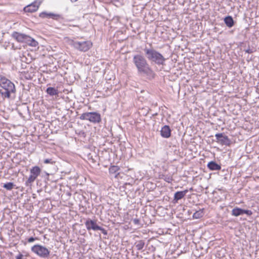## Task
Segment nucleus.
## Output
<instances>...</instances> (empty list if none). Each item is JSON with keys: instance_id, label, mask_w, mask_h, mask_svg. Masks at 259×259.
<instances>
[{"instance_id": "obj_24", "label": "nucleus", "mask_w": 259, "mask_h": 259, "mask_svg": "<svg viewBox=\"0 0 259 259\" xmlns=\"http://www.w3.org/2000/svg\"><path fill=\"white\" fill-rule=\"evenodd\" d=\"M88 229H93L94 230H100L102 233H103L104 234H106V231H105V230L104 229H103L102 228H88Z\"/></svg>"}, {"instance_id": "obj_18", "label": "nucleus", "mask_w": 259, "mask_h": 259, "mask_svg": "<svg viewBox=\"0 0 259 259\" xmlns=\"http://www.w3.org/2000/svg\"><path fill=\"white\" fill-rule=\"evenodd\" d=\"M46 92L50 96L58 95L59 92L57 89L52 87H49L47 89Z\"/></svg>"}, {"instance_id": "obj_17", "label": "nucleus", "mask_w": 259, "mask_h": 259, "mask_svg": "<svg viewBox=\"0 0 259 259\" xmlns=\"http://www.w3.org/2000/svg\"><path fill=\"white\" fill-rule=\"evenodd\" d=\"M27 43L28 45L32 47H36L38 45V42L33 38L30 37L28 35V38H27V41L25 42Z\"/></svg>"}, {"instance_id": "obj_16", "label": "nucleus", "mask_w": 259, "mask_h": 259, "mask_svg": "<svg viewBox=\"0 0 259 259\" xmlns=\"http://www.w3.org/2000/svg\"><path fill=\"white\" fill-rule=\"evenodd\" d=\"M224 22L226 25L229 28L232 27L234 25V21L231 16H227L225 18Z\"/></svg>"}, {"instance_id": "obj_1", "label": "nucleus", "mask_w": 259, "mask_h": 259, "mask_svg": "<svg viewBox=\"0 0 259 259\" xmlns=\"http://www.w3.org/2000/svg\"><path fill=\"white\" fill-rule=\"evenodd\" d=\"M133 62L140 73L147 75L153 74V71L148 64L146 59L141 55H136L133 57Z\"/></svg>"}, {"instance_id": "obj_5", "label": "nucleus", "mask_w": 259, "mask_h": 259, "mask_svg": "<svg viewBox=\"0 0 259 259\" xmlns=\"http://www.w3.org/2000/svg\"><path fill=\"white\" fill-rule=\"evenodd\" d=\"M81 120H87L94 123H98L101 121V115L96 112H85L80 116Z\"/></svg>"}, {"instance_id": "obj_6", "label": "nucleus", "mask_w": 259, "mask_h": 259, "mask_svg": "<svg viewBox=\"0 0 259 259\" xmlns=\"http://www.w3.org/2000/svg\"><path fill=\"white\" fill-rule=\"evenodd\" d=\"M31 251L41 257H47L50 254V251L46 247L40 245H35L31 247Z\"/></svg>"}, {"instance_id": "obj_15", "label": "nucleus", "mask_w": 259, "mask_h": 259, "mask_svg": "<svg viewBox=\"0 0 259 259\" xmlns=\"http://www.w3.org/2000/svg\"><path fill=\"white\" fill-rule=\"evenodd\" d=\"M207 167L212 170H218L221 168V166L214 161H210L208 162L207 164Z\"/></svg>"}, {"instance_id": "obj_12", "label": "nucleus", "mask_w": 259, "mask_h": 259, "mask_svg": "<svg viewBox=\"0 0 259 259\" xmlns=\"http://www.w3.org/2000/svg\"><path fill=\"white\" fill-rule=\"evenodd\" d=\"M161 136L164 138H168L170 136L171 130L168 125H164L162 127L161 131Z\"/></svg>"}, {"instance_id": "obj_10", "label": "nucleus", "mask_w": 259, "mask_h": 259, "mask_svg": "<svg viewBox=\"0 0 259 259\" xmlns=\"http://www.w3.org/2000/svg\"><path fill=\"white\" fill-rule=\"evenodd\" d=\"M243 214L250 216L252 214V212L250 210H245L237 207L233 208L232 210V214L233 216L238 217Z\"/></svg>"}, {"instance_id": "obj_28", "label": "nucleus", "mask_w": 259, "mask_h": 259, "mask_svg": "<svg viewBox=\"0 0 259 259\" xmlns=\"http://www.w3.org/2000/svg\"><path fill=\"white\" fill-rule=\"evenodd\" d=\"M134 222H135V225H138V222H139V220H137V219H135L134 220Z\"/></svg>"}, {"instance_id": "obj_2", "label": "nucleus", "mask_w": 259, "mask_h": 259, "mask_svg": "<svg viewBox=\"0 0 259 259\" xmlns=\"http://www.w3.org/2000/svg\"><path fill=\"white\" fill-rule=\"evenodd\" d=\"M0 86L5 90V91L0 92L4 98H9L11 94L16 92L14 84L1 74H0Z\"/></svg>"}, {"instance_id": "obj_8", "label": "nucleus", "mask_w": 259, "mask_h": 259, "mask_svg": "<svg viewBox=\"0 0 259 259\" xmlns=\"http://www.w3.org/2000/svg\"><path fill=\"white\" fill-rule=\"evenodd\" d=\"M216 138V142L219 144L222 145L229 146L230 144V140L228 136L225 135L223 133L216 134L215 135Z\"/></svg>"}, {"instance_id": "obj_29", "label": "nucleus", "mask_w": 259, "mask_h": 259, "mask_svg": "<svg viewBox=\"0 0 259 259\" xmlns=\"http://www.w3.org/2000/svg\"><path fill=\"white\" fill-rule=\"evenodd\" d=\"M246 52H247V53H249V50H247Z\"/></svg>"}, {"instance_id": "obj_23", "label": "nucleus", "mask_w": 259, "mask_h": 259, "mask_svg": "<svg viewBox=\"0 0 259 259\" xmlns=\"http://www.w3.org/2000/svg\"><path fill=\"white\" fill-rule=\"evenodd\" d=\"M144 246V242L143 241H140L136 244V247L138 250L142 249Z\"/></svg>"}, {"instance_id": "obj_21", "label": "nucleus", "mask_w": 259, "mask_h": 259, "mask_svg": "<svg viewBox=\"0 0 259 259\" xmlns=\"http://www.w3.org/2000/svg\"><path fill=\"white\" fill-rule=\"evenodd\" d=\"M119 167L116 165L111 166L109 169V171L110 174H115L119 170Z\"/></svg>"}, {"instance_id": "obj_22", "label": "nucleus", "mask_w": 259, "mask_h": 259, "mask_svg": "<svg viewBox=\"0 0 259 259\" xmlns=\"http://www.w3.org/2000/svg\"><path fill=\"white\" fill-rule=\"evenodd\" d=\"M14 186L15 185L13 183L9 182L5 184L3 186V187L8 190H11L14 188Z\"/></svg>"}, {"instance_id": "obj_13", "label": "nucleus", "mask_w": 259, "mask_h": 259, "mask_svg": "<svg viewBox=\"0 0 259 259\" xmlns=\"http://www.w3.org/2000/svg\"><path fill=\"white\" fill-rule=\"evenodd\" d=\"M39 16L41 18H53L54 19H57L60 17V15L58 14H55L52 13H47L46 12H41L39 14Z\"/></svg>"}, {"instance_id": "obj_25", "label": "nucleus", "mask_w": 259, "mask_h": 259, "mask_svg": "<svg viewBox=\"0 0 259 259\" xmlns=\"http://www.w3.org/2000/svg\"><path fill=\"white\" fill-rule=\"evenodd\" d=\"M44 163L45 164H48V163L53 164L54 161L52 159H46L44 160Z\"/></svg>"}, {"instance_id": "obj_7", "label": "nucleus", "mask_w": 259, "mask_h": 259, "mask_svg": "<svg viewBox=\"0 0 259 259\" xmlns=\"http://www.w3.org/2000/svg\"><path fill=\"white\" fill-rule=\"evenodd\" d=\"M30 175L29 176L26 183H32L33 182L37 177L40 175L41 172L40 168L37 166H35L30 169Z\"/></svg>"}, {"instance_id": "obj_20", "label": "nucleus", "mask_w": 259, "mask_h": 259, "mask_svg": "<svg viewBox=\"0 0 259 259\" xmlns=\"http://www.w3.org/2000/svg\"><path fill=\"white\" fill-rule=\"evenodd\" d=\"M85 224L86 227H99L98 226H97L96 225V222L94 221H93L90 219H88V220H86V221L85 222Z\"/></svg>"}, {"instance_id": "obj_11", "label": "nucleus", "mask_w": 259, "mask_h": 259, "mask_svg": "<svg viewBox=\"0 0 259 259\" xmlns=\"http://www.w3.org/2000/svg\"><path fill=\"white\" fill-rule=\"evenodd\" d=\"M12 36L17 41L20 42H25L27 41V38H28V35L17 32H14L12 34Z\"/></svg>"}, {"instance_id": "obj_19", "label": "nucleus", "mask_w": 259, "mask_h": 259, "mask_svg": "<svg viewBox=\"0 0 259 259\" xmlns=\"http://www.w3.org/2000/svg\"><path fill=\"white\" fill-rule=\"evenodd\" d=\"M204 214V209H200L194 213L193 217L194 219H200L203 217Z\"/></svg>"}, {"instance_id": "obj_27", "label": "nucleus", "mask_w": 259, "mask_h": 259, "mask_svg": "<svg viewBox=\"0 0 259 259\" xmlns=\"http://www.w3.org/2000/svg\"><path fill=\"white\" fill-rule=\"evenodd\" d=\"M35 240V238H33V237H30L28 239V241L29 242H33L34 240Z\"/></svg>"}, {"instance_id": "obj_9", "label": "nucleus", "mask_w": 259, "mask_h": 259, "mask_svg": "<svg viewBox=\"0 0 259 259\" xmlns=\"http://www.w3.org/2000/svg\"><path fill=\"white\" fill-rule=\"evenodd\" d=\"M41 3V1L36 0L24 8L25 12L33 13L36 11Z\"/></svg>"}, {"instance_id": "obj_26", "label": "nucleus", "mask_w": 259, "mask_h": 259, "mask_svg": "<svg viewBox=\"0 0 259 259\" xmlns=\"http://www.w3.org/2000/svg\"><path fill=\"white\" fill-rule=\"evenodd\" d=\"M23 255L22 254H19L17 256H16V259H22Z\"/></svg>"}, {"instance_id": "obj_14", "label": "nucleus", "mask_w": 259, "mask_h": 259, "mask_svg": "<svg viewBox=\"0 0 259 259\" xmlns=\"http://www.w3.org/2000/svg\"><path fill=\"white\" fill-rule=\"evenodd\" d=\"M187 192V190H185L183 191H178L176 192L174 195V200L177 201L178 200L181 199L185 196Z\"/></svg>"}, {"instance_id": "obj_4", "label": "nucleus", "mask_w": 259, "mask_h": 259, "mask_svg": "<svg viewBox=\"0 0 259 259\" xmlns=\"http://www.w3.org/2000/svg\"><path fill=\"white\" fill-rule=\"evenodd\" d=\"M68 44L81 52L88 51L92 46V42L91 41H79L72 39L68 40Z\"/></svg>"}, {"instance_id": "obj_3", "label": "nucleus", "mask_w": 259, "mask_h": 259, "mask_svg": "<svg viewBox=\"0 0 259 259\" xmlns=\"http://www.w3.org/2000/svg\"><path fill=\"white\" fill-rule=\"evenodd\" d=\"M144 51L148 60L153 62L158 65L164 64L166 59L161 54L153 48L145 47L144 49Z\"/></svg>"}]
</instances>
